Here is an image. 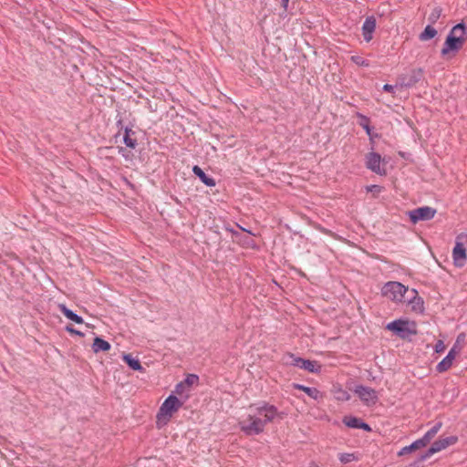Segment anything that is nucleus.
<instances>
[{"label": "nucleus", "mask_w": 467, "mask_h": 467, "mask_svg": "<svg viewBox=\"0 0 467 467\" xmlns=\"http://www.w3.org/2000/svg\"><path fill=\"white\" fill-rule=\"evenodd\" d=\"M409 288L400 282H387L382 289L381 295L396 303H405L406 294H409Z\"/></svg>", "instance_id": "7ed1b4c3"}, {"label": "nucleus", "mask_w": 467, "mask_h": 467, "mask_svg": "<svg viewBox=\"0 0 467 467\" xmlns=\"http://www.w3.org/2000/svg\"><path fill=\"white\" fill-rule=\"evenodd\" d=\"M123 360L132 370L142 371L144 369L140 360L136 358H133L131 354H125L123 356Z\"/></svg>", "instance_id": "393cba45"}, {"label": "nucleus", "mask_w": 467, "mask_h": 467, "mask_svg": "<svg viewBox=\"0 0 467 467\" xmlns=\"http://www.w3.org/2000/svg\"><path fill=\"white\" fill-rule=\"evenodd\" d=\"M287 356L291 358V366L300 368L311 373L318 374L321 372L322 366L316 360L305 359L290 352L287 353Z\"/></svg>", "instance_id": "6e6552de"}, {"label": "nucleus", "mask_w": 467, "mask_h": 467, "mask_svg": "<svg viewBox=\"0 0 467 467\" xmlns=\"http://www.w3.org/2000/svg\"><path fill=\"white\" fill-rule=\"evenodd\" d=\"M465 340V333H460L457 337V339H456V345L460 342H463Z\"/></svg>", "instance_id": "58836bf2"}, {"label": "nucleus", "mask_w": 467, "mask_h": 467, "mask_svg": "<svg viewBox=\"0 0 467 467\" xmlns=\"http://www.w3.org/2000/svg\"><path fill=\"white\" fill-rule=\"evenodd\" d=\"M456 348L457 346L456 344H454V346L451 348L447 356L438 363V365L436 366V370L438 372L442 373L451 368L452 362L456 357V354L461 350V348H459L458 350Z\"/></svg>", "instance_id": "ddd939ff"}, {"label": "nucleus", "mask_w": 467, "mask_h": 467, "mask_svg": "<svg viewBox=\"0 0 467 467\" xmlns=\"http://www.w3.org/2000/svg\"><path fill=\"white\" fill-rule=\"evenodd\" d=\"M182 406V402L174 395H170L161 404L157 413V424H166L176 412Z\"/></svg>", "instance_id": "20e7f679"}, {"label": "nucleus", "mask_w": 467, "mask_h": 467, "mask_svg": "<svg viewBox=\"0 0 467 467\" xmlns=\"http://www.w3.org/2000/svg\"><path fill=\"white\" fill-rule=\"evenodd\" d=\"M225 230L230 232L234 237L240 238L239 241L243 245H245L247 247H254V241L253 239H251L250 237L246 236V237L241 238V234L238 231H235L234 229H233L231 227H225Z\"/></svg>", "instance_id": "a878e982"}, {"label": "nucleus", "mask_w": 467, "mask_h": 467, "mask_svg": "<svg viewBox=\"0 0 467 467\" xmlns=\"http://www.w3.org/2000/svg\"><path fill=\"white\" fill-rule=\"evenodd\" d=\"M436 213V209L432 207L422 206L410 211L408 215L412 223H417L420 221L431 220L435 216Z\"/></svg>", "instance_id": "9d476101"}, {"label": "nucleus", "mask_w": 467, "mask_h": 467, "mask_svg": "<svg viewBox=\"0 0 467 467\" xmlns=\"http://www.w3.org/2000/svg\"><path fill=\"white\" fill-rule=\"evenodd\" d=\"M376 28V19L374 16H368L362 26L363 37L367 42L372 39V34Z\"/></svg>", "instance_id": "dca6fc26"}, {"label": "nucleus", "mask_w": 467, "mask_h": 467, "mask_svg": "<svg viewBox=\"0 0 467 467\" xmlns=\"http://www.w3.org/2000/svg\"><path fill=\"white\" fill-rule=\"evenodd\" d=\"M457 441L458 437L454 435L445 438H439L423 454L420 456L419 461L424 462L434 453L439 452L451 445H454Z\"/></svg>", "instance_id": "423d86ee"}, {"label": "nucleus", "mask_w": 467, "mask_h": 467, "mask_svg": "<svg viewBox=\"0 0 467 467\" xmlns=\"http://www.w3.org/2000/svg\"><path fill=\"white\" fill-rule=\"evenodd\" d=\"M135 134L136 132L132 130L130 127L124 128L123 142L128 148H130L132 150L135 149L138 145Z\"/></svg>", "instance_id": "aec40b11"}, {"label": "nucleus", "mask_w": 467, "mask_h": 467, "mask_svg": "<svg viewBox=\"0 0 467 467\" xmlns=\"http://www.w3.org/2000/svg\"><path fill=\"white\" fill-rule=\"evenodd\" d=\"M466 40V26L463 22L458 23L451 29L446 36L445 42L441 50V57H446L451 53H453L452 56H454L462 49Z\"/></svg>", "instance_id": "f03ea898"}, {"label": "nucleus", "mask_w": 467, "mask_h": 467, "mask_svg": "<svg viewBox=\"0 0 467 467\" xmlns=\"http://www.w3.org/2000/svg\"><path fill=\"white\" fill-rule=\"evenodd\" d=\"M441 12H442L441 7H440V6L434 7L431 10V14L429 16V18H428L430 23L431 24H435L439 20V18L441 17Z\"/></svg>", "instance_id": "c85d7f7f"}, {"label": "nucleus", "mask_w": 467, "mask_h": 467, "mask_svg": "<svg viewBox=\"0 0 467 467\" xmlns=\"http://www.w3.org/2000/svg\"><path fill=\"white\" fill-rule=\"evenodd\" d=\"M424 78V70L421 67L412 68L410 72L398 77V84L401 88H411Z\"/></svg>", "instance_id": "0eeeda50"}, {"label": "nucleus", "mask_w": 467, "mask_h": 467, "mask_svg": "<svg viewBox=\"0 0 467 467\" xmlns=\"http://www.w3.org/2000/svg\"><path fill=\"white\" fill-rule=\"evenodd\" d=\"M437 35V30L431 25H428L424 30L420 34L419 38L420 41L431 40Z\"/></svg>", "instance_id": "bb28decb"}, {"label": "nucleus", "mask_w": 467, "mask_h": 467, "mask_svg": "<svg viewBox=\"0 0 467 467\" xmlns=\"http://www.w3.org/2000/svg\"><path fill=\"white\" fill-rule=\"evenodd\" d=\"M184 382H180L175 387V393L178 395H182L184 391Z\"/></svg>", "instance_id": "c9c22d12"}, {"label": "nucleus", "mask_w": 467, "mask_h": 467, "mask_svg": "<svg viewBox=\"0 0 467 467\" xmlns=\"http://www.w3.org/2000/svg\"><path fill=\"white\" fill-rule=\"evenodd\" d=\"M452 258L455 266L463 267L465 265L467 254L463 244L456 243L452 250Z\"/></svg>", "instance_id": "4468645a"}, {"label": "nucleus", "mask_w": 467, "mask_h": 467, "mask_svg": "<svg viewBox=\"0 0 467 467\" xmlns=\"http://www.w3.org/2000/svg\"><path fill=\"white\" fill-rule=\"evenodd\" d=\"M386 329L393 332L399 337L405 339L417 334V325L414 321L396 319L386 326Z\"/></svg>", "instance_id": "39448f33"}, {"label": "nucleus", "mask_w": 467, "mask_h": 467, "mask_svg": "<svg viewBox=\"0 0 467 467\" xmlns=\"http://www.w3.org/2000/svg\"><path fill=\"white\" fill-rule=\"evenodd\" d=\"M357 118L359 119L358 124L366 130V133L369 137L370 140H373L374 138H378V133H372V127L370 126V119L363 115L362 113L358 112Z\"/></svg>", "instance_id": "f3484780"}, {"label": "nucleus", "mask_w": 467, "mask_h": 467, "mask_svg": "<svg viewBox=\"0 0 467 467\" xmlns=\"http://www.w3.org/2000/svg\"><path fill=\"white\" fill-rule=\"evenodd\" d=\"M124 149L122 147L119 148V152H121Z\"/></svg>", "instance_id": "79ce46f5"}, {"label": "nucleus", "mask_w": 467, "mask_h": 467, "mask_svg": "<svg viewBox=\"0 0 467 467\" xmlns=\"http://www.w3.org/2000/svg\"><path fill=\"white\" fill-rule=\"evenodd\" d=\"M293 388L295 389L304 391L308 397L314 399L315 400H318L323 398V394L317 388L306 387L298 383H294Z\"/></svg>", "instance_id": "a211bd4d"}, {"label": "nucleus", "mask_w": 467, "mask_h": 467, "mask_svg": "<svg viewBox=\"0 0 467 467\" xmlns=\"http://www.w3.org/2000/svg\"><path fill=\"white\" fill-rule=\"evenodd\" d=\"M192 172L194 175H196L202 183H204L206 186L213 187L215 186L216 182L215 180L210 176H208L201 167L198 165H194L192 167Z\"/></svg>", "instance_id": "6ab92c4d"}, {"label": "nucleus", "mask_w": 467, "mask_h": 467, "mask_svg": "<svg viewBox=\"0 0 467 467\" xmlns=\"http://www.w3.org/2000/svg\"><path fill=\"white\" fill-rule=\"evenodd\" d=\"M356 458L353 453H342L339 456V461L342 463H348L354 461Z\"/></svg>", "instance_id": "2f4dec72"}, {"label": "nucleus", "mask_w": 467, "mask_h": 467, "mask_svg": "<svg viewBox=\"0 0 467 467\" xmlns=\"http://www.w3.org/2000/svg\"><path fill=\"white\" fill-rule=\"evenodd\" d=\"M423 442L418 439L415 441H413L410 445L403 447L399 452L398 456H404L406 454L411 453L413 451H416L417 450H420L421 448H424Z\"/></svg>", "instance_id": "b1692460"}, {"label": "nucleus", "mask_w": 467, "mask_h": 467, "mask_svg": "<svg viewBox=\"0 0 467 467\" xmlns=\"http://www.w3.org/2000/svg\"><path fill=\"white\" fill-rule=\"evenodd\" d=\"M60 312L69 320L76 324H83L84 319L82 317L74 313L71 309L67 308L65 305L61 304L58 306Z\"/></svg>", "instance_id": "412c9836"}, {"label": "nucleus", "mask_w": 467, "mask_h": 467, "mask_svg": "<svg viewBox=\"0 0 467 467\" xmlns=\"http://www.w3.org/2000/svg\"><path fill=\"white\" fill-rule=\"evenodd\" d=\"M446 347L442 340H438L435 344L434 350L437 353H441L445 350Z\"/></svg>", "instance_id": "f704fd0d"}, {"label": "nucleus", "mask_w": 467, "mask_h": 467, "mask_svg": "<svg viewBox=\"0 0 467 467\" xmlns=\"http://www.w3.org/2000/svg\"><path fill=\"white\" fill-rule=\"evenodd\" d=\"M350 59L353 63H355L358 66L365 67H369L368 60L365 59L364 57H362L360 56H352Z\"/></svg>", "instance_id": "c756f323"}, {"label": "nucleus", "mask_w": 467, "mask_h": 467, "mask_svg": "<svg viewBox=\"0 0 467 467\" xmlns=\"http://www.w3.org/2000/svg\"><path fill=\"white\" fill-rule=\"evenodd\" d=\"M381 156L378 152H369L366 156V167L379 175H386L385 168L380 167Z\"/></svg>", "instance_id": "9b49d317"}, {"label": "nucleus", "mask_w": 467, "mask_h": 467, "mask_svg": "<svg viewBox=\"0 0 467 467\" xmlns=\"http://www.w3.org/2000/svg\"><path fill=\"white\" fill-rule=\"evenodd\" d=\"M282 1V5L285 9L287 8V5H288V3H289V0H281Z\"/></svg>", "instance_id": "a19ab883"}, {"label": "nucleus", "mask_w": 467, "mask_h": 467, "mask_svg": "<svg viewBox=\"0 0 467 467\" xmlns=\"http://www.w3.org/2000/svg\"><path fill=\"white\" fill-rule=\"evenodd\" d=\"M116 126H117V128L119 129V132L120 130H124V128H125V127H124V125H123V120H122V119H118V120H117V122H116Z\"/></svg>", "instance_id": "4c0bfd02"}, {"label": "nucleus", "mask_w": 467, "mask_h": 467, "mask_svg": "<svg viewBox=\"0 0 467 467\" xmlns=\"http://www.w3.org/2000/svg\"><path fill=\"white\" fill-rule=\"evenodd\" d=\"M238 228H240L241 231L243 232H246L247 234H251V235H254V233H252L250 230H247L245 228H244L243 226H241L240 224H237Z\"/></svg>", "instance_id": "ea45409f"}, {"label": "nucleus", "mask_w": 467, "mask_h": 467, "mask_svg": "<svg viewBox=\"0 0 467 467\" xmlns=\"http://www.w3.org/2000/svg\"><path fill=\"white\" fill-rule=\"evenodd\" d=\"M354 392L367 406H374L379 400L378 392L370 387L357 385Z\"/></svg>", "instance_id": "1a4fd4ad"}, {"label": "nucleus", "mask_w": 467, "mask_h": 467, "mask_svg": "<svg viewBox=\"0 0 467 467\" xmlns=\"http://www.w3.org/2000/svg\"><path fill=\"white\" fill-rule=\"evenodd\" d=\"M409 305H411V309L417 313L424 312V301L419 296L418 291L416 289L409 290L408 296L406 297V302Z\"/></svg>", "instance_id": "f8f14e48"}, {"label": "nucleus", "mask_w": 467, "mask_h": 467, "mask_svg": "<svg viewBox=\"0 0 467 467\" xmlns=\"http://www.w3.org/2000/svg\"><path fill=\"white\" fill-rule=\"evenodd\" d=\"M199 380V378L197 375L190 374L187 376V378L182 381L184 382V386H191L193 383L197 382Z\"/></svg>", "instance_id": "473e14b6"}, {"label": "nucleus", "mask_w": 467, "mask_h": 467, "mask_svg": "<svg viewBox=\"0 0 467 467\" xmlns=\"http://www.w3.org/2000/svg\"><path fill=\"white\" fill-rule=\"evenodd\" d=\"M343 423L348 428L361 429L368 432L372 431L371 427L367 422L355 416H345L343 418Z\"/></svg>", "instance_id": "2eb2a0df"}, {"label": "nucleus", "mask_w": 467, "mask_h": 467, "mask_svg": "<svg viewBox=\"0 0 467 467\" xmlns=\"http://www.w3.org/2000/svg\"><path fill=\"white\" fill-rule=\"evenodd\" d=\"M65 329H66L67 332H68L71 335H77V336L81 337H83L85 336V334L83 332L74 328L72 325H67L65 327Z\"/></svg>", "instance_id": "72a5a7b5"}, {"label": "nucleus", "mask_w": 467, "mask_h": 467, "mask_svg": "<svg viewBox=\"0 0 467 467\" xmlns=\"http://www.w3.org/2000/svg\"><path fill=\"white\" fill-rule=\"evenodd\" d=\"M382 89L385 91V92H389V93H392L394 91V87L390 84H385L382 88Z\"/></svg>", "instance_id": "e433bc0d"}, {"label": "nucleus", "mask_w": 467, "mask_h": 467, "mask_svg": "<svg viewBox=\"0 0 467 467\" xmlns=\"http://www.w3.org/2000/svg\"><path fill=\"white\" fill-rule=\"evenodd\" d=\"M442 423L441 421L435 423L420 440L423 442L426 447L431 441L435 437L440 429L441 428Z\"/></svg>", "instance_id": "5701e85b"}, {"label": "nucleus", "mask_w": 467, "mask_h": 467, "mask_svg": "<svg viewBox=\"0 0 467 467\" xmlns=\"http://www.w3.org/2000/svg\"><path fill=\"white\" fill-rule=\"evenodd\" d=\"M367 192H370L373 193L374 197H377L380 192H383L384 187L377 184H372L369 186H367Z\"/></svg>", "instance_id": "7c9ffc66"}, {"label": "nucleus", "mask_w": 467, "mask_h": 467, "mask_svg": "<svg viewBox=\"0 0 467 467\" xmlns=\"http://www.w3.org/2000/svg\"><path fill=\"white\" fill-rule=\"evenodd\" d=\"M111 345L105 339L96 337L94 338L92 344V350L94 353H99L100 351L107 352L110 349Z\"/></svg>", "instance_id": "4be33fe9"}, {"label": "nucleus", "mask_w": 467, "mask_h": 467, "mask_svg": "<svg viewBox=\"0 0 467 467\" xmlns=\"http://www.w3.org/2000/svg\"><path fill=\"white\" fill-rule=\"evenodd\" d=\"M255 407V414L248 415V424H243L241 430L247 435H257L264 431L265 425L271 422L277 415V408L265 401L257 406L251 404L250 408Z\"/></svg>", "instance_id": "f257e3e1"}, {"label": "nucleus", "mask_w": 467, "mask_h": 467, "mask_svg": "<svg viewBox=\"0 0 467 467\" xmlns=\"http://www.w3.org/2000/svg\"><path fill=\"white\" fill-rule=\"evenodd\" d=\"M334 396L335 399L339 401H348L351 398L350 394L346 389H343L341 387L335 388Z\"/></svg>", "instance_id": "cd10ccee"}]
</instances>
